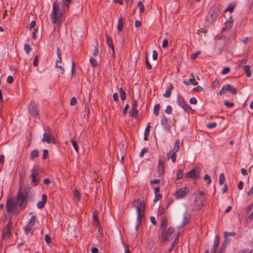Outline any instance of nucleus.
<instances>
[{
	"instance_id": "nucleus-1",
	"label": "nucleus",
	"mask_w": 253,
	"mask_h": 253,
	"mask_svg": "<svg viewBox=\"0 0 253 253\" xmlns=\"http://www.w3.org/2000/svg\"><path fill=\"white\" fill-rule=\"evenodd\" d=\"M65 7L63 4L56 1L53 4L51 19L54 25V30L59 31L61 23L65 19Z\"/></svg>"
},
{
	"instance_id": "nucleus-2",
	"label": "nucleus",
	"mask_w": 253,
	"mask_h": 253,
	"mask_svg": "<svg viewBox=\"0 0 253 253\" xmlns=\"http://www.w3.org/2000/svg\"><path fill=\"white\" fill-rule=\"evenodd\" d=\"M27 203V194L23 191H19L17 198L14 201L12 200H8L6 204L7 211L8 212H14L17 207L21 209L24 208Z\"/></svg>"
},
{
	"instance_id": "nucleus-3",
	"label": "nucleus",
	"mask_w": 253,
	"mask_h": 253,
	"mask_svg": "<svg viewBox=\"0 0 253 253\" xmlns=\"http://www.w3.org/2000/svg\"><path fill=\"white\" fill-rule=\"evenodd\" d=\"M133 206L137 212L135 229L137 231L144 217L145 206L143 201L137 199L134 201Z\"/></svg>"
},
{
	"instance_id": "nucleus-4",
	"label": "nucleus",
	"mask_w": 253,
	"mask_h": 253,
	"mask_svg": "<svg viewBox=\"0 0 253 253\" xmlns=\"http://www.w3.org/2000/svg\"><path fill=\"white\" fill-rule=\"evenodd\" d=\"M204 193L201 191L199 193L198 196L196 198L193 203L192 209L193 210H198L200 209L204 204L205 201Z\"/></svg>"
},
{
	"instance_id": "nucleus-5",
	"label": "nucleus",
	"mask_w": 253,
	"mask_h": 253,
	"mask_svg": "<svg viewBox=\"0 0 253 253\" xmlns=\"http://www.w3.org/2000/svg\"><path fill=\"white\" fill-rule=\"evenodd\" d=\"M189 191V190L187 187L180 188L176 190L173 196L177 199H180L185 197Z\"/></svg>"
},
{
	"instance_id": "nucleus-6",
	"label": "nucleus",
	"mask_w": 253,
	"mask_h": 253,
	"mask_svg": "<svg viewBox=\"0 0 253 253\" xmlns=\"http://www.w3.org/2000/svg\"><path fill=\"white\" fill-rule=\"evenodd\" d=\"M200 171V168L198 166H195L190 171L185 174V177L188 178H198L199 177Z\"/></svg>"
},
{
	"instance_id": "nucleus-7",
	"label": "nucleus",
	"mask_w": 253,
	"mask_h": 253,
	"mask_svg": "<svg viewBox=\"0 0 253 253\" xmlns=\"http://www.w3.org/2000/svg\"><path fill=\"white\" fill-rule=\"evenodd\" d=\"M174 237V229L172 227H169L168 230L163 234L162 241L163 242L170 241L172 240Z\"/></svg>"
},
{
	"instance_id": "nucleus-8",
	"label": "nucleus",
	"mask_w": 253,
	"mask_h": 253,
	"mask_svg": "<svg viewBox=\"0 0 253 253\" xmlns=\"http://www.w3.org/2000/svg\"><path fill=\"white\" fill-rule=\"evenodd\" d=\"M229 91L232 94H235L237 93L236 88L230 84H225L220 89L219 94L221 95L226 93V91Z\"/></svg>"
},
{
	"instance_id": "nucleus-9",
	"label": "nucleus",
	"mask_w": 253,
	"mask_h": 253,
	"mask_svg": "<svg viewBox=\"0 0 253 253\" xmlns=\"http://www.w3.org/2000/svg\"><path fill=\"white\" fill-rule=\"evenodd\" d=\"M36 216L33 215L30 218L28 224L24 228V232L26 235H28L31 230L32 228L34 226L36 221Z\"/></svg>"
},
{
	"instance_id": "nucleus-10",
	"label": "nucleus",
	"mask_w": 253,
	"mask_h": 253,
	"mask_svg": "<svg viewBox=\"0 0 253 253\" xmlns=\"http://www.w3.org/2000/svg\"><path fill=\"white\" fill-rule=\"evenodd\" d=\"M177 103L185 111H188L190 109V107L187 104L183 98L180 95L177 96Z\"/></svg>"
},
{
	"instance_id": "nucleus-11",
	"label": "nucleus",
	"mask_w": 253,
	"mask_h": 253,
	"mask_svg": "<svg viewBox=\"0 0 253 253\" xmlns=\"http://www.w3.org/2000/svg\"><path fill=\"white\" fill-rule=\"evenodd\" d=\"M32 178L31 184L32 186H36L39 182V173L35 169H33L31 175Z\"/></svg>"
},
{
	"instance_id": "nucleus-12",
	"label": "nucleus",
	"mask_w": 253,
	"mask_h": 253,
	"mask_svg": "<svg viewBox=\"0 0 253 253\" xmlns=\"http://www.w3.org/2000/svg\"><path fill=\"white\" fill-rule=\"evenodd\" d=\"M12 223L10 221H9L6 226L3 229L2 231V236L4 239L8 238L10 235V229L12 226Z\"/></svg>"
},
{
	"instance_id": "nucleus-13",
	"label": "nucleus",
	"mask_w": 253,
	"mask_h": 253,
	"mask_svg": "<svg viewBox=\"0 0 253 253\" xmlns=\"http://www.w3.org/2000/svg\"><path fill=\"white\" fill-rule=\"evenodd\" d=\"M42 141L43 142H46L48 144L51 143H55V140L54 138L47 133H44L43 134V138H42Z\"/></svg>"
},
{
	"instance_id": "nucleus-14",
	"label": "nucleus",
	"mask_w": 253,
	"mask_h": 253,
	"mask_svg": "<svg viewBox=\"0 0 253 253\" xmlns=\"http://www.w3.org/2000/svg\"><path fill=\"white\" fill-rule=\"evenodd\" d=\"M29 112L31 115L33 117H36V116L38 115L37 107L34 103H32L30 105Z\"/></svg>"
},
{
	"instance_id": "nucleus-15",
	"label": "nucleus",
	"mask_w": 253,
	"mask_h": 253,
	"mask_svg": "<svg viewBox=\"0 0 253 253\" xmlns=\"http://www.w3.org/2000/svg\"><path fill=\"white\" fill-rule=\"evenodd\" d=\"M158 172L159 174H163L165 171V166H164V162L162 160H159V165L158 167Z\"/></svg>"
},
{
	"instance_id": "nucleus-16",
	"label": "nucleus",
	"mask_w": 253,
	"mask_h": 253,
	"mask_svg": "<svg viewBox=\"0 0 253 253\" xmlns=\"http://www.w3.org/2000/svg\"><path fill=\"white\" fill-rule=\"evenodd\" d=\"M46 201H47V196L46 195L43 194L42 195V201H40L37 203V207L39 209H42L44 207V204L46 203Z\"/></svg>"
},
{
	"instance_id": "nucleus-17",
	"label": "nucleus",
	"mask_w": 253,
	"mask_h": 253,
	"mask_svg": "<svg viewBox=\"0 0 253 253\" xmlns=\"http://www.w3.org/2000/svg\"><path fill=\"white\" fill-rule=\"evenodd\" d=\"M230 243V240L229 239H224V242L222 244V247L220 249V253H223L225 251V248Z\"/></svg>"
},
{
	"instance_id": "nucleus-18",
	"label": "nucleus",
	"mask_w": 253,
	"mask_h": 253,
	"mask_svg": "<svg viewBox=\"0 0 253 253\" xmlns=\"http://www.w3.org/2000/svg\"><path fill=\"white\" fill-rule=\"evenodd\" d=\"M167 159H171V161L173 163H175L176 159V153L173 152L172 151H170L167 155Z\"/></svg>"
},
{
	"instance_id": "nucleus-19",
	"label": "nucleus",
	"mask_w": 253,
	"mask_h": 253,
	"mask_svg": "<svg viewBox=\"0 0 253 253\" xmlns=\"http://www.w3.org/2000/svg\"><path fill=\"white\" fill-rule=\"evenodd\" d=\"M173 86L172 85H169L166 90V92L163 94V96L168 98L170 96L171 91L173 89Z\"/></svg>"
},
{
	"instance_id": "nucleus-20",
	"label": "nucleus",
	"mask_w": 253,
	"mask_h": 253,
	"mask_svg": "<svg viewBox=\"0 0 253 253\" xmlns=\"http://www.w3.org/2000/svg\"><path fill=\"white\" fill-rule=\"evenodd\" d=\"M106 40H107V44H108V46L111 48V49L113 52V54H114L115 51H114V49L113 47V42H112L111 38L107 34H106Z\"/></svg>"
},
{
	"instance_id": "nucleus-21",
	"label": "nucleus",
	"mask_w": 253,
	"mask_h": 253,
	"mask_svg": "<svg viewBox=\"0 0 253 253\" xmlns=\"http://www.w3.org/2000/svg\"><path fill=\"white\" fill-rule=\"evenodd\" d=\"M244 72L245 73L248 77L251 76L252 73L250 71V67L249 65H246L243 67Z\"/></svg>"
},
{
	"instance_id": "nucleus-22",
	"label": "nucleus",
	"mask_w": 253,
	"mask_h": 253,
	"mask_svg": "<svg viewBox=\"0 0 253 253\" xmlns=\"http://www.w3.org/2000/svg\"><path fill=\"white\" fill-rule=\"evenodd\" d=\"M218 12V9L216 7H212L210 9V14L213 18L215 17Z\"/></svg>"
},
{
	"instance_id": "nucleus-23",
	"label": "nucleus",
	"mask_w": 253,
	"mask_h": 253,
	"mask_svg": "<svg viewBox=\"0 0 253 253\" xmlns=\"http://www.w3.org/2000/svg\"><path fill=\"white\" fill-rule=\"evenodd\" d=\"M123 27V19L122 18H120L118 22L117 28L119 32L122 30Z\"/></svg>"
},
{
	"instance_id": "nucleus-24",
	"label": "nucleus",
	"mask_w": 253,
	"mask_h": 253,
	"mask_svg": "<svg viewBox=\"0 0 253 253\" xmlns=\"http://www.w3.org/2000/svg\"><path fill=\"white\" fill-rule=\"evenodd\" d=\"M150 123H149L148 124L147 126L145 128V131H144V139L145 140H147V137L149 135V131H150Z\"/></svg>"
},
{
	"instance_id": "nucleus-25",
	"label": "nucleus",
	"mask_w": 253,
	"mask_h": 253,
	"mask_svg": "<svg viewBox=\"0 0 253 253\" xmlns=\"http://www.w3.org/2000/svg\"><path fill=\"white\" fill-rule=\"evenodd\" d=\"M179 144H180V140H176L173 149L171 151L176 153L179 150Z\"/></svg>"
},
{
	"instance_id": "nucleus-26",
	"label": "nucleus",
	"mask_w": 253,
	"mask_h": 253,
	"mask_svg": "<svg viewBox=\"0 0 253 253\" xmlns=\"http://www.w3.org/2000/svg\"><path fill=\"white\" fill-rule=\"evenodd\" d=\"M39 154V152L37 150H34L31 153L30 159L33 160L35 158L37 157Z\"/></svg>"
},
{
	"instance_id": "nucleus-27",
	"label": "nucleus",
	"mask_w": 253,
	"mask_h": 253,
	"mask_svg": "<svg viewBox=\"0 0 253 253\" xmlns=\"http://www.w3.org/2000/svg\"><path fill=\"white\" fill-rule=\"evenodd\" d=\"M130 116L131 117H136L138 114V111L136 109H132L130 108V110L129 112Z\"/></svg>"
},
{
	"instance_id": "nucleus-28",
	"label": "nucleus",
	"mask_w": 253,
	"mask_h": 253,
	"mask_svg": "<svg viewBox=\"0 0 253 253\" xmlns=\"http://www.w3.org/2000/svg\"><path fill=\"white\" fill-rule=\"evenodd\" d=\"M74 197L77 201H79L80 200V194L77 190H74Z\"/></svg>"
},
{
	"instance_id": "nucleus-29",
	"label": "nucleus",
	"mask_w": 253,
	"mask_h": 253,
	"mask_svg": "<svg viewBox=\"0 0 253 253\" xmlns=\"http://www.w3.org/2000/svg\"><path fill=\"white\" fill-rule=\"evenodd\" d=\"M120 94L121 98L122 100H124L126 99V92L123 88H120Z\"/></svg>"
},
{
	"instance_id": "nucleus-30",
	"label": "nucleus",
	"mask_w": 253,
	"mask_h": 253,
	"mask_svg": "<svg viewBox=\"0 0 253 253\" xmlns=\"http://www.w3.org/2000/svg\"><path fill=\"white\" fill-rule=\"evenodd\" d=\"M98 44H96V45L94 47V48L93 49L91 54L93 56H96L98 54Z\"/></svg>"
},
{
	"instance_id": "nucleus-31",
	"label": "nucleus",
	"mask_w": 253,
	"mask_h": 253,
	"mask_svg": "<svg viewBox=\"0 0 253 253\" xmlns=\"http://www.w3.org/2000/svg\"><path fill=\"white\" fill-rule=\"evenodd\" d=\"M160 109V105L159 104L155 105L154 108V114L156 115H158L159 114Z\"/></svg>"
},
{
	"instance_id": "nucleus-32",
	"label": "nucleus",
	"mask_w": 253,
	"mask_h": 253,
	"mask_svg": "<svg viewBox=\"0 0 253 253\" xmlns=\"http://www.w3.org/2000/svg\"><path fill=\"white\" fill-rule=\"evenodd\" d=\"M225 181V176L223 173H221L219 178V183L220 185H222Z\"/></svg>"
},
{
	"instance_id": "nucleus-33",
	"label": "nucleus",
	"mask_w": 253,
	"mask_h": 253,
	"mask_svg": "<svg viewBox=\"0 0 253 253\" xmlns=\"http://www.w3.org/2000/svg\"><path fill=\"white\" fill-rule=\"evenodd\" d=\"M90 63L93 67H95L97 66V61L94 58H91L89 60Z\"/></svg>"
},
{
	"instance_id": "nucleus-34",
	"label": "nucleus",
	"mask_w": 253,
	"mask_h": 253,
	"mask_svg": "<svg viewBox=\"0 0 253 253\" xmlns=\"http://www.w3.org/2000/svg\"><path fill=\"white\" fill-rule=\"evenodd\" d=\"M61 62H58V60H57V61H56V67L58 69H60L61 72V73L63 74L65 70H64V69L62 67V66L61 65H60V64H61Z\"/></svg>"
},
{
	"instance_id": "nucleus-35",
	"label": "nucleus",
	"mask_w": 253,
	"mask_h": 253,
	"mask_svg": "<svg viewBox=\"0 0 253 253\" xmlns=\"http://www.w3.org/2000/svg\"><path fill=\"white\" fill-rule=\"evenodd\" d=\"M235 235V233L233 232H224V238L228 239V237L233 236Z\"/></svg>"
},
{
	"instance_id": "nucleus-36",
	"label": "nucleus",
	"mask_w": 253,
	"mask_h": 253,
	"mask_svg": "<svg viewBox=\"0 0 253 253\" xmlns=\"http://www.w3.org/2000/svg\"><path fill=\"white\" fill-rule=\"evenodd\" d=\"M204 179L207 181V184L209 185L211 183V179L210 176L208 174H206L204 177Z\"/></svg>"
},
{
	"instance_id": "nucleus-37",
	"label": "nucleus",
	"mask_w": 253,
	"mask_h": 253,
	"mask_svg": "<svg viewBox=\"0 0 253 253\" xmlns=\"http://www.w3.org/2000/svg\"><path fill=\"white\" fill-rule=\"evenodd\" d=\"M191 76H192V78L191 79H190L189 80L188 82H189L190 84H193V85H196V84H197V83L196 82L195 79V78H194V76H193V74H191Z\"/></svg>"
},
{
	"instance_id": "nucleus-38",
	"label": "nucleus",
	"mask_w": 253,
	"mask_h": 253,
	"mask_svg": "<svg viewBox=\"0 0 253 253\" xmlns=\"http://www.w3.org/2000/svg\"><path fill=\"white\" fill-rule=\"evenodd\" d=\"M138 6L139 7V11L140 12H143L144 10V7L141 1H139L138 3Z\"/></svg>"
},
{
	"instance_id": "nucleus-39",
	"label": "nucleus",
	"mask_w": 253,
	"mask_h": 253,
	"mask_svg": "<svg viewBox=\"0 0 253 253\" xmlns=\"http://www.w3.org/2000/svg\"><path fill=\"white\" fill-rule=\"evenodd\" d=\"M162 198V195L160 194L156 193L155 194V198L153 200L154 203L157 202L159 200H160Z\"/></svg>"
},
{
	"instance_id": "nucleus-40",
	"label": "nucleus",
	"mask_w": 253,
	"mask_h": 253,
	"mask_svg": "<svg viewBox=\"0 0 253 253\" xmlns=\"http://www.w3.org/2000/svg\"><path fill=\"white\" fill-rule=\"evenodd\" d=\"M24 50L26 53L28 54L31 50V47L29 44H26L24 45Z\"/></svg>"
},
{
	"instance_id": "nucleus-41",
	"label": "nucleus",
	"mask_w": 253,
	"mask_h": 253,
	"mask_svg": "<svg viewBox=\"0 0 253 253\" xmlns=\"http://www.w3.org/2000/svg\"><path fill=\"white\" fill-rule=\"evenodd\" d=\"M217 124L216 123H211L208 124L207 126L209 128H214L216 126Z\"/></svg>"
},
{
	"instance_id": "nucleus-42",
	"label": "nucleus",
	"mask_w": 253,
	"mask_h": 253,
	"mask_svg": "<svg viewBox=\"0 0 253 253\" xmlns=\"http://www.w3.org/2000/svg\"><path fill=\"white\" fill-rule=\"evenodd\" d=\"M234 6V5L232 4H229L227 8L225 10V12L229 11L231 12L233 10Z\"/></svg>"
},
{
	"instance_id": "nucleus-43",
	"label": "nucleus",
	"mask_w": 253,
	"mask_h": 253,
	"mask_svg": "<svg viewBox=\"0 0 253 253\" xmlns=\"http://www.w3.org/2000/svg\"><path fill=\"white\" fill-rule=\"evenodd\" d=\"M39 63V56L38 55H36L34 58V60L33 62V65L35 67L38 66Z\"/></svg>"
},
{
	"instance_id": "nucleus-44",
	"label": "nucleus",
	"mask_w": 253,
	"mask_h": 253,
	"mask_svg": "<svg viewBox=\"0 0 253 253\" xmlns=\"http://www.w3.org/2000/svg\"><path fill=\"white\" fill-rule=\"evenodd\" d=\"M219 241L218 236H216L214 238V247H218L219 245Z\"/></svg>"
},
{
	"instance_id": "nucleus-45",
	"label": "nucleus",
	"mask_w": 253,
	"mask_h": 253,
	"mask_svg": "<svg viewBox=\"0 0 253 253\" xmlns=\"http://www.w3.org/2000/svg\"><path fill=\"white\" fill-rule=\"evenodd\" d=\"M64 6L67 7L71 2L72 0H62Z\"/></svg>"
},
{
	"instance_id": "nucleus-46",
	"label": "nucleus",
	"mask_w": 253,
	"mask_h": 253,
	"mask_svg": "<svg viewBox=\"0 0 253 253\" xmlns=\"http://www.w3.org/2000/svg\"><path fill=\"white\" fill-rule=\"evenodd\" d=\"M172 111V108L170 106L168 105L167 106L166 109H165V112L167 114H170Z\"/></svg>"
},
{
	"instance_id": "nucleus-47",
	"label": "nucleus",
	"mask_w": 253,
	"mask_h": 253,
	"mask_svg": "<svg viewBox=\"0 0 253 253\" xmlns=\"http://www.w3.org/2000/svg\"><path fill=\"white\" fill-rule=\"evenodd\" d=\"M232 21L229 22H226V26L225 27H224L222 28V31H224L225 30V29H229L232 26Z\"/></svg>"
},
{
	"instance_id": "nucleus-48",
	"label": "nucleus",
	"mask_w": 253,
	"mask_h": 253,
	"mask_svg": "<svg viewBox=\"0 0 253 253\" xmlns=\"http://www.w3.org/2000/svg\"><path fill=\"white\" fill-rule=\"evenodd\" d=\"M57 54L58 58V62H62V58L61 56V52H60V50L59 48H57Z\"/></svg>"
},
{
	"instance_id": "nucleus-49",
	"label": "nucleus",
	"mask_w": 253,
	"mask_h": 253,
	"mask_svg": "<svg viewBox=\"0 0 253 253\" xmlns=\"http://www.w3.org/2000/svg\"><path fill=\"white\" fill-rule=\"evenodd\" d=\"M71 142H72V145H73L74 148L75 149L76 151L77 152H78V146H77V144L76 142L74 140H72Z\"/></svg>"
},
{
	"instance_id": "nucleus-50",
	"label": "nucleus",
	"mask_w": 253,
	"mask_h": 253,
	"mask_svg": "<svg viewBox=\"0 0 253 253\" xmlns=\"http://www.w3.org/2000/svg\"><path fill=\"white\" fill-rule=\"evenodd\" d=\"M224 105L227 107L232 108L234 106V103L232 102L230 103L227 101H226L224 102Z\"/></svg>"
},
{
	"instance_id": "nucleus-51",
	"label": "nucleus",
	"mask_w": 253,
	"mask_h": 253,
	"mask_svg": "<svg viewBox=\"0 0 253 253\" xmlns=\"http://www.w3.org/2000/svg\"><path fill=\"white\" fill-rule=\"evenodd\" d=\"M230 69L228 67L224 68L221 72L222 75H225L229 73Z\"/></svg>"
},
{
	"instance_id": "nucleus-52",
	"label": "nucleus",
	"mask_w": 253,
	"mask_h": 253,
	"mask_svg": "<svg viewBox=\"0 0 253 253\" xmlns=\"http://www.w3.org/2000/svg\"><path fill=\"white\" fill-rule=\"evenodd\" d=\"M183 176V171L182 170H179L177 175V180L180 179Z\"/></svg>"
},
{
	"instance_id": "nucleus-53",
	"label": "nucleus",
	"mask_w": 253,
	"mask_h": 253,
	"mask_svg": "<svg viewBox=\"0 0 253 253\" xmlns=\"http://www.w3.org/2000/svg\"><path fill=\"white\" fill-rule=\"evenodd\" d=\"M148 152V150L147 149L143 148L142 149L141 151L140 152L139 154L140 157L142 158L143 157L144 154Z\"/></svg>"
},
{
	"instance_id": "nucleus-54",
	"label": "nucleus",
	"mask_w": 253,
	"mask_h": 253,
	"mask_svg": "<svg viewBox=\"0 0 253 253\" xmlns=\"http://www.w3.org/2000/svg\"><path fill=\"white\" fill-rule=\"evenodd\" d=\"M189 102L191 104H196L197 103V101L196 98L192 97L190 99Z\"/></svg>"
},
{
	"instance_id": "nucleus-55",
	"label": "nucleus",
	"mask_w": 253,
	"mask_h": 253,
	"mask_svg": "<svg viewBox=\"0 0 253 253\" xmlns=\"http://www.w3.org/2000/svg\"><path fill=\"white\" fill-rule=\"evenodd\" d=\"M203 87L200 85L196 87H194L193 88V90L195 91H197V92H200V91H202L203 90Z\"/></svg>"
},
{
	"instance_id": "nucleus-56",
	"label": "nucleus",
	"mask_w": 253,
	"mask_h": 253,
	"mask_svg": "<svg viewBox=\"0 0 253 253\" xmlns=\"http://www.w3.org/2000/svg\"><path fill=\"white\" fill-rule=\"evenodd\" d=\"M124 245L125 247V253H130L131 251L130 248L125 244Z\"/></svg>"
},
{
	"instance_id": "nucleus-57",
	"label": "nucleus",
	"mask_w": 253,
	"mask_h": 253,
	"mask_svg": "<svg viewBox=\"0 0 253 253\" xmlns=\"http://www.w3.org/2000/svg\"><path fill=\"white\" fill-rule=\"evenodd\" d=\"M48 156V152L47 150H44L43 151V158L44 159H46Z\"/></svg>"
},
{
	"instance_id": "nucleus-58",
	"label": "nucleus",
	"mask_w": 253,
	"mask_h": 253,
	"mask_svg": "<svg viewBox=\"0 0 253 253\" xmlns=\"http://www.w3.org/2000/svg\"><path fill=\"white\" fill-rule=\"evenodd\" d=\"M153 59L154 60H157L158 58V53L156 50H154L153 51Z\"/></svg>"
},
{
	"instance_id": "nucleus-59",
	"label": "nucleus",
	"mask_w": 253,
	"mask_h": 253,
	"mask_svg": "<svg viewBox=\"0 0 253 253\" xmlns=\"http://www.w3.org/2000/svg\"><path fill=\"white\" fill-rule=\"evenodd\" d=\"M77 103V99L76 97H73L72 98L70 102V104L71 105H75Z\"/></svg>"
},
{
	"instance_id": "nucleus-60",
	"label": "nucleus",
	"mask_w": 253,
	"mask_h": 253,
	"mask_svg": "<svg viewBox=\"0 0 253 253\" xmlns=\"http://www.w3.org/2000/svg\"><path fill=\"white\" fill-rule=\"evenodd\" d=\"M146 68L148 70H150L152 68V66L150 65L149 61H148L147 57L146 58Z\"/></svg>"
},
{
	"instance_id": "nucleus-61",
	"label": "nucleus",
	"mask_w": 253,
	"mask_h": 253,
	"mask_svg": "<svg viewBox=\"0 0 253 253\" xmlns=\"http://www.w3.org/2000/svg\"><path fill=\"white\" fill-rule=\"evenodd\" d=\"M45 242L49 244L51 242V238L48 235H45L44 236Z\"/></svg>"
},
{
	"instance_id": "nucleus-62",
	"label": "nucleus",
	"mask_w": 253,
	"mask_h": 253,
	"mask_svg": "<svg viewBox=\"0 0 253 253\" xmlns=\"http://www.w3.org/2000/svg\"><path fill=\"white\" fill-rule=\"evenodd\" d=\"M13 81V78L12 76H8L7 78V82L10 84Z\"/></svg>"
},
{
	"instance_id": "nucleus-63",
	"label": "nucleus",
	"mask_w": 253,
	"mask_h": 253,
	"mask_svg": "<svg viewBox=\"0 0 253 253\" xmlns=\"http://www.w3.org/2000/svg\"><path fill=\"white\" fill-rule=\"evenodd\" d=\"M168 45V41L165 39L163 41L162 43V46L164 48L167 47Z\"/></svg>"
},
{
	"instance_id": "nucleus-64",
	"label": "nucleus",
	"mask_w": 253,
	"mask_h": 253,
	"mask_svg": "<svg viewBox=\"0 0 253 253\" xmlns=\"http://www.w3.org/2000/svg\"><path fill=\"white\" fill-rule=\"evenodd\" d=\"M134 25L136 28L139 27L141 26V23L138 20H136L135 21Z\"/></svg>"
}]
</instances>
